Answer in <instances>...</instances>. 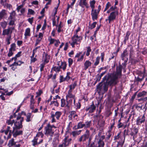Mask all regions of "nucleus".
<instances>
[{"label":"nucleus","mask_w":147,"mask_h":147,"mask_svg":"<svg viewBox=\"0 0 147 147\" xmlns=\"http://www.w3.org/2000/svg\"><path fill=\"white\" fill-rule=\"evenodd\" d=\"M82 38V37L81 36H78L76 34L74 35L71 37V41H69V43L73 48L75 47V45H78V47H79Z\"/></svg>","instance_id":"obj_2"},{"label":"nucleus","mask_w":147,"mask_h":147,"mask_svg":"<svg viewBox=\"0 0 147 147\" xmlns=\"http://www.w3.org/2000/svg\"><path fill=\"white\" fill-rule=\"evenodd\" d=\"M50 105H54L56 107H58L59 105V103L57 101H52L51 102Z\"/></svg>","instance_id":"obj_54"},{"label":"nucleus","mask_w":147,"mask_h":147,"mask_svg":"<svg viewBox=\"0 0 147 147\" xmlns=\"http://www.w3.org/2000/svg\"><path fill=\"white\" fill-rule=\"evenodd\" d=\"M89 136V131L88 130H86L85 133L79 138L78 141L81 142L86 141V140L88 138Z\"/></svg>","instance_id":"obj_11"},{"label":"nucleus","mask_w":147,"mask_h":147,"mask_svg":"<svg viewBox=\"0 0 147 147\" xmlns=\"http://www.w3.org/2000/svg\"><path fill=\"white\" fill-rule=\"evenodd\" d=\"M77 85V82L75 81L74 82L69 86V90H72L75 88Z\"/></svg>","instance_id":"obj_40"},{"label":"nucleus","mask_w":147,"mask_h":147,"mask_svg":"<svg viewBox=\"0 0 147 147\" xmlns=\"http://www.w3.org/2000/svg\"><path fill=\"white\" fill-rule=\"evenodd\" d=\"M128 54L127 52L126 49H125L123 52L121 54V58L122 60H125V61H128Z\"/></svg>","instance_id":"obj_21"},{"label":"nucleus","mask_w":147,"mask_h":147,"mask_svg":"<svg viewBox=\"0 0 147 147\" xmlns=\"http://www.w3.org/2000/svg\"><path fill=\"white\" fill-rule=\"evenodd\" d=\"M130 35V33L129 31H127L126 33V35L125 37L124 42L125 44L126 43V41L129 39V36Z\"/></svg>","instance_id":"obj_38"},{"label":"nucleus","mask_w":147,"mask_h":147,"mask_svg":"<svg viewBox=\"0 0 147 147\" xmlns=\"http://www.w3.org/2000/svg\"><path fill=\"white\" fill-rule=\"evenodd\" d=\"M34 95H31L30 98L29 106L30 109H33V108H35V104L36 103V101L34 99Z\"/></svg>","instance_id":"obj_18"},{"label":"nucleus","mask_w":147,"mask_h":147,"mask_svg":"<svg viewBox=\"0 0 147 147\" xmlns=\"http://www.w3.org/2000/svg\"><path fill=\"white\" fill-rule=\"evenodd\" d=\"M121 132H120L118 133L117 134V135L115 136L114 137V140H121V141H119L120 142H121L124 140V139L123 140H122V139L123 138V137L122 136H121Z\"/></svg>","instance_id":"obj_27"},{"label":"nucleus","mask_w":147,"mask_h":147,"mask_svg":"<svg viewBox=\"0 0 147 147\" xmlns=\"http://www.w3.org/2000/svg\"><path fill=\"white\" fill-rule=\"evenodd\" d=\"M6 14L7 13L5 10L3 9L0 12V21L4 18Z\"/></svg>","instance_id":"obj_31"},{"label":"nucleus","mask_w":147,"mask_h":147,"mask_svg":"<svg viewBox=\"0 0 147 147\" xmlns=\"http://www.w3.org/2000/svg\"><path fill=\"white\" fill-rule=\"evenodd\" d=\"M9 14L10 15L8 18V20H9V26H15V22L16 20L15 16L16 15L15 11H13L10 13Z\"/></svg>","instance_id":"obj_9"},{"label":"nucleus","mask_w":147,"mask_h":147,"mask_svg":"<svg viewBox=\"0 0 147 147\" xmlns=\"http://www.w3.org/2000/svg\"><path fill=\"white\" fill-rule=\"evenodd\" d=\"M119 14L118 10L117 9L114 11H113L110 13L107 19H106V21H107L109 23H110L111 22H113L117 18Z\"/></svg>","instance_id":"obj_3"},{"label":"nucleus","mask_w":147,"mask_h":147,"mask_svg":"<svg viewBox=\"0 0 147 147\" xmlns=\"http://www.w3.org/2000/svg\"><path fill=\"white\" fill-rule=\"evenodd\" d=\"M117 8V7L116 6L114 5L111 6L109 9H110V10H111V12H112L113 11H115V9H116Z\"/></svg>","instance_id":"obj_63"},{"label":"nucleus","mask_w":147,"mask_h":147,"mask_svg":"<svg viewBox=\"0 0 147 147\" xmlns=\"http://www.w3.org/2000/svg\"><path fill=\"white\" fill-rule=\"evenodd\" d=\"M96 1L95 0L91 1L90 2V6L92 9H95Z\"/></svg>","instance_id":"obj_35"},{"label":"nucleus","mask_w":147,"mask_h":147,"mask_svg":"<svg viewBox=\"0 0 147 147\" xmlns=\"http://www.w3.org/2000/svg\"><path fill=\"white\" fill-rule=\"evenodd\" d=\"M121 75V70L119 68L117 70L115 74H111L110 75L108 74L105 76L103 78L102 82L106 81L103 85H101V83H100L97 86V89L101 90L103 89L105 91H107L108 85H115L118 82V79L120 78Z\"/></svg>","instance_id":"obj_1"},{"label":"nucleus","mask_w":147,"mask_h":147,"mask_svg":"<svg viewBox=\"0 0 147 147\" xmlns=\"http://www.w3.org/2000/svg\"><path fill=\"white\" fill-rule=\"evenodd\" d=\"M124 143V140L121 142L118 141L117 142V144L116 146H113V147H122Z\"/></svg>","instance_id":"obj_44"},{"label":"nucleus","mask_w":147,"mask_h":147,"mask_svg":"<svg viewBox=\"0 0 147 147\" xmlns=\"http://www.w3.org/2000/svg\"><path fill=\"white\" fill-rule=\"evenodd\" d=\"M61 114V112L59 111H56L55 114L54 113L51 112L50 118L51 119V123H53L56 122V120L55 119V117H56L57 120H59Z\"/></svg>","instance_id":"obj_10"},{"label":"nucleus","mask_w":147,"mask_h":147,"mask_svg":"<svg viewBox=\"0 0 147 147\" xmlns=\"http://www.w3.org/2000/svg\"><path fill=\"white\" fill-rule=\"evenodd\" d=\"M24 121V118L21 116L20 114H18L17 117L16 121L14 122V126L13 128L21 129L22 127V122Z\"/></svg>","instance_id":"obj_6"},{"label":"nucleus","mask_w":147,"mask_h":147,"mask_svg":"<svg viewBox=\"0 0 147 147\" xmlns=\"http://www.w3.org/2000/svg\"><path fill=\"white\" fill-rule=\"evenodd\" d=\"M10 32L8 28L7 29H4L2 32V35L3 36H5V35L8 36Z\"/></svg>","instance_id":"obj_33"},{"label":"nucleus","mask_w":147,"mask_h":147,"mask_svg":"<svg viewBox=\"0 0 147 147\" xmlns=\"http://www.w3.org/2000/svg\"><path fill=\"white\" fill-rule=\"evenodd\" d=\"M65 81L66 80L65 78H63V76H60L59 78V82L60 83H61Z\"/></svg>","instance_id":"obj_60"},{"label":"nucleus","mask_w":147,"mask_h":147,"mask_svg":"<svg viewBox=\"0 0 147 147\" xmlns=\"http://www.w3.org/2000/svg\"><path fill=\"white\" fill-rule=\"evenodd\" d=\"M12 116H10V119L6 121V123L8 125H10L11 126H12L13 123H14L15 121L14 119H12Z\"/></svg>","instance_id":"obj_26"},{"label":"nucleus","mask_w":147,"mask_h":147,"mask_svg":"<svg viewBox=\"0 0 147 147\" xmlns=\"http://www.w3.org/2000/svg\"><path fill=\"white\" fill-rule=\"evenodd\" d=\"M91 121H87L85 122V123H84L85 124V128H88L91 125Z\"/></svg>","instance_id":"obj_49"},{"label":"nucleus","mask_w":147,"mask_h":147,"mask_svg":"<svg viewBox=\"0 0 147 147\" xmlns=\"http://www.w3.org/2000/svg\"><path fill=\"white\" fill-rule=\"evenodd\" d=\"M35 13L34 11L32 9H29L28 10V15H34Z\"/></svg>","instance_id":"obj_55"},{"label":"nucleus","mask_w":147,"mask_h":147,"mask_svg":"<svg viewBox=\"0 0 147 147\" xmlns=\"http://www.w3.org/2000/svg\"><path fill=\"white\" fill-rule=\"evenodd\" d=\"M101 133H98V135L96 136L94 142H97L98 146L97 147H104L105 143L103 140L105 138V136L103 135L100 136Z\"/></svg>","instance_id":"obj_4"},{"label":"nucleus","mask_w":147,"mask_h":147,"mask_svg":"<svg viewBox=\"0 0 147 147\" xmlns=\"http://www.w3.org/2000/svg\"><path fill=\"white\" fill-rule=\"evenodd\" d=\"M121 119H120L118 121V124L117 125V127L118 128H121L123 126V124L121 122Z\"/></svg>","instance_id":"obj_56"},{"label":"nucleus","mask_w":147,"mask_h":147,"mask_svg":"<svg viewBox=\"0 0 147 147\" xmlns=\"http://www.w3.org/2000/svg\"><path fill=\"white\" fill-rule=\"evenodd\" d=\"M71 140V138L68 139L67 136H65L63 140V143L59 146V147H66L69 146Z\"/></svg>","instance_id":"obj_12"},{"label":"nucleus","mask_w":147,"mask_h":147,"mask_svg":"<svg viewBox=\"0 0 147 147\" xmlns=\"http://www.w3.org/2000/svg\"><path fill=\"white\" fill-rule=\"evenodd\" d=\"M101 8V6L99 5L98 6V9H92L91 15L92 20L93 21L97 20L98 15L99 13Z\"/></svg>","instance_id":"obj_8"},{"label":"nucleus","mask_w":147,"mask_h":147,"mask_svg":"<svg viewBox=\"0 0 147 147\" xmlns=\"http://www.w3.org/2000/svg\"><path fill=\"white\" fill-rule=\"evenodd\" d=\"M68 62L69 66L70 67L73 63L72 59L71 58H69L68 59Z\"/></svg>","instance_id":"obj_59"},{"label":"nucleus","mask_w":147,"mask_h":147,"mask_svg":"<svg viewBox=\"0 0 147 147\" xmlns=\"http://www.w3.org/2000/svg\"><path fill=\"white\" fill-rule=\"evenodd\" d=\"M20 129L13 128L12 134L14 137H16L17 136L22 135V134L23 131Z\"/></svg>","instance_id":"obj_13"},{"label":"nucleus","mask_w":147,"mask_h":147,"mask_svg":"<svg viewBox=\"0 0 147 147\" xmlns=\"http://www.w3.org/2000/svg\"><path fill=\"white\" fill-rule=\"evenodd\" d=\"M10 127L9 126H7V129L6 130H5L4 131V133L6 135H7L8 134V133L9 132V133L8 135L7 136V137H6L5 136H4V139L5 140H7L9 138H11V136L12 134V132L11 130H10Z\"/></svg>","instance_id":"obj_16"},{"label":"nucleus","mask_w":147,"mask_h":147,"mask_svg":"<svg viewBox=\"0 0 147 147\" xmlns=\"http://www.w3.org/2000/svg\"><path fill=\"white\" fill-rule=\"evenodd\" d=\"M16 45L15 43H13L11 45L10 48H9V50L12 51H14L16 49Z\"/></svg>","instance_id":"obj_45"},{"label":"nucleus","mask_w":147,"mask_h":147,"mask_svg":"<svg viewBox=\"0 0 147 147\" xmlns=\"http://www.w3.org/2000/svg\"><path fill=\"white\" fill-rule=\"evenodd\" d=\"M100 59V57L99 56H98L96 57L95 61L94 63V65L97 66L99 64Z\"/></svg>","instance_id":"obj_48"},{"label":"nucleus","mask_w":147,"mask_h":147,"mask_svg":"<svg viewBox=\"0 0 147 147\" xmlns=\"http://www.w3.org/2000/svg\"><path fill=\"white\" fill-rule=\"evenodd\" d=\"M23 7V4H22L18 6V7L16 8V10H17L18 12H19L20 11V10Z\"/></svg>","instance_id":"obj_64"},{"label":"nucleus","mask_w":147,"mask_h":147,"mask_svg":"<svg viewBox=\"0 0 147 147\" xmlns=\"http://www.w3.org/2000/svg\"><path fill=\"white\" fill-rule=\"evenodd\" d=\"M115 124V122L114 121H113V123L109 127V129L108 131V132H111L112 128L114 127V125Z\"/></svg>","instance_id":"obj_58"},{"label":"nucleus","mask_w":147,"mask_h":147,"mask_svg":"<svg viewBox=\"0 0 147 147\" xmlns=\"http://www.w3.org/2000/svg\"><path fill=\"white\" fill-rule=\"evenodd\" d=\"M91 62L88 60H86L84 63V70H86L89 67L91 66Z\"/></svg>","instance_id":"obj_24"},{"label":"nucleus","mask_w":147,"mask_h":147,"mask_svg":"<svg viewBox=\"0 0 147 147\" xmlns=\"http://www.w3.org/2000/svg\"><path fill=\"white\" fill-rule=\"evenodd\" d=\"M87 51L86 52V55L87 56H88L90 54V52L92 50L91 47L90 46L88 47H86Z\"/></svg>","instance_id":"obj_50"},{"label":"nucleus","mask_w":147,"mask_h":147,"mask_svg":"<svg viewBox=\"0 0 147 147\" xmlns=\"http://www.w3.org/2000/svg\"><path fill=\"white\" fill-rule=\"evenodd\" d=\"M7 24V22L5 21L1 22L0 23L1 26L3 29H5L6 28Z\"/></svg>","instance_id":"obj_41"},{"label":"nucleus","mask_w":147,"mask_h":147,"mask_svg":"<svg viewBox=\"0 0 147 147\" xmlns=\"http://www.w3.org/2000/svg\"><path fill=\"white\" fill-rule=\"evenodd\" d=\"M30 30L29 28H27L25 31V32L24 34L25 36L24 38L26 39L27 38V36H30L31 35L30 33Z\"/></svg>","instance_id":"obj_28"},{"label":"nucleus","mask_w":147,"mask_h":147,"mask_svg":"<svg viewBox=\"0 0 147 147\" xmlns=\"http://www.w3.org/2000/svg\"><path fill=\"white\" fill-rule=\"evenodd\" d=\"M61 64L60 65L59 63V66L60 68L61 69H62L63 71H64L66 68V67L67 64L66 62L65 61H62L61 62Z\"/></svg>","instance_id":"obj_25"},{"label":"nucleus","mask_w":147,"mask_h":147,"mask_svg":"<svg viewBox=\"0 0 147 147\" xmlns=\"http://www.w3.org/2000/svg\"><path fill=\"white\" fill-rule=\"evenodd\" d=\"M56 127L54 125H51L49 123L47 124L45 128V134L47 136H53L54 133V130L53 128H56Z\"/></svg>","instance_id":"obj_5"},{"label":"nucleus","mask_w":147,"mask_h":147,"mask_svg":"<svg viewBox=\"0 0 147 147\" xmlns=\"http://www.w3.org/2000/svg\"><path fill=\"white\" fill-rule=\"evenodd\" d=\"M46 63L44 62L40 64V70L41 72H42L43 70V68L45 66V65Z\"/></svg>","instance_id":"obj_57"},{"label":"nucleus","mask_w":147,"mask_h":147,"mask_svg":"<svg viewBox=\"0 0 147 147\" xmlns=\"http://www.w3.org/2000/svg\"><path fill=\"white\" fill-rule=\"evenodd\" d=\"M42 133L39 132L38 134L32 141V145L33 146H35L42 143L43 141V139H42Z\"/></svg>","instance_id":"obj_7"},{"label":"nucleus","mask_w":147,"mask_h":147,"mask_svg":"<svg viewBox=\"0 0 147 147\" xmlns=\"http://www.w3.org/2000/svg\"><path fill=\"white\" fill-rule=\"evenodd\" d=\"M85 53H84L82 54V52H79L76 53V55L75 58H77V61L81 62L83 61L84 56L85 55Z\"/></svg>","instance_id":"obj_15"},{"label":"nucleus","mask_w":147,"mask_h":147,"mask_svg":"<svg viewBox=\"0 0 147 147\" xmlns=\"http://www.w3.org/2000/svg\"><path fill=\"white\" fill-rule=\"evenodd\" d=\"M72 90H69L68 91V94L66 95V98H72L74 100L75 98V96L72 93Z\"/></svg>","instance_id":"obj_29"},{"label":"nucleus","mask_w":147,"mask_h":147,"mask_svg":"<svg viewBox=\"0 0 147 147\" xmlns=\"http://www.w3.org/2000/svg\"><path fill=\"white\" fill-rule=\"evenodd\" d=\"M50 59V56L48 54L44 52L43 54L42 61L46 63H48Z\"/></svg>","instance_id":"obj_17"},{"label":"nucleus","mask_w":147,"mask_h":147,"mask_svg":"<svg viewBox=\"0 0 147 147\" xmlns=\"http://www.w3.org/2000/svg\"><path fill=\"white\" fill-rule=\"evenodd\" d=\"M145 119V117L144 115L142 116L139 117L137 119L136 124L137 125H140L142 123H144Z\"/></svg>","instance_id":"obj_20"},{"label":"nucleus","mask_w":147,"mask_h":147,"mask_svg":"<svg viewBox=\"0 0 147 147\" xmlns=\"http://www.w3.org/2000/svg\"><path fill=\"white\" fill-rule=\"evenodd\" d=\"M61 107H66V104L65 100L64 98H62L61 99Z\"/></svg>","instance_id":"obj_46"},{"label":"nucleus","mask_w":147,"mask_h":147,"mask_svg":"<svg viewBox=\"0 0 147 147\" xmlns=\"http://www.w3.org/2000/svg\"><path fill=\"white\" fill-rule=\"evenodd\" d=\"M19 114H20L21 117L22 114H23L26 116V119L25 120L27 122H29L32 121V116L31 113H29L26 114L24 112L22 111L21 113Z\"/></svg>","instance_id":"obj_14"},{"label":"nucleus","mask_w":147,"mask_h":147,"mask_svg":"<svg viewBox=\"0 0 147 147\" xmlns=\"http://www.w3.org/2000/svg\"><path fill=\"white\" fill-rule=\"evenodd\" d=\"M73 99L72 98H70L69 100H68V98H66L67 103L66 104V107H69L72 103Z\"/></svg>","instance_id":"obj_36"},{"label":"nucleus","mask_w":147,"mask_h":147,"mask_svg":"<svg viewBox=\"0 0 147 147\" xmlns=\"http://www.w3.org/2000/svg\"><path fill=\"white\" fill-rule=\"evenodd\" d=\"M138 132V129L137 128L134 127L131 131L130 134L131 136H132L134 135L137 134Z\"/></svg>","instance_id":"obj_34"},{"label":"nucleus","mask_w":147,"mask_h":147,"mask_svg":"<svg viewBox=\"0 0 147 147\" xmlns=\"http://www.w3.org/2000/svg\"><path fill=\"white\" fill-rule=\"evenodd\" d=\"M81 130H79L73 131L72 132V134L74 137H75L77 135H78L81 134Z\"/></svg>","instance_id":"obj_37"},{"label":"nucleus","mask_w":147,"mask_h":147,"mask_svg":"<svg viewBox=\"0 0 147 147\" xmlns=\"http://www.w3.org/2000/svg\"><path fill=\"white\" fill-rule=\"evenodd\" d=\"M111 6V4L109 2H108L106 5L105 7L104 10V12L105 11L109 9Z\"/></svg>","instance_id":"obj_53"},{"label":"nucleus","mask_w":147,"mask_h":147,"mask_svg":"<svg viewBox=\"0 0 147 147\" xmlns=\"http://www.w3.org/2000/svg\"><path fill=\"white\" fill-rule=\"evenodd\" d=\"M96 107L94 105L93 103L91 105L88 107H87L86 108V111H89V113H92L95 110Z\"/></svg>","instance_id":"obj_22"},{"label":"nucleus","mask_w":147,"mask_h":147,"mask_svg":"<svg viewBox=\"0 0 147 147\" xmlns=\"http://www.w3.org/2000/svg\"><path fill=\"white\" fill-rule=\"evenodd\" d=\"M79 5L82 8H84L85 7L87 8L89 7L87 0H80Z\"/></svg>","instance_id":"obj_19"},{"label":"nucleus","mask_w":147,"mask_h":147,"mask_svg":"<svg viewBox=\"0 0 147 147\" xmlns=\"http://www.w3.org/2000/svg\"><path fill=\"white\" fill-rule=\"evenodd\" d=\"M11 38V36L10 35L8 37H7L6 39V40L7 42V44L9 45L10 43V39Z\"/></svg>","instance_id":"obj_62"},{"label":"nucleus","mask_w":147,"mask_h":147,"mask_svg":"<svg viewBox=\"0 0 147 147\" xmlns=\"http://www.w3.org/2000/svg\"><path fill=\"white\" fill-rule=\"evenodd\" d=\"M77 126V129L82 128L84 127L85 128V124L84 123L83 124L82 122H80L78 123Z\"/></svg>","instance_id":"obj_39"},{"label":"nucleus","mask_w":147,"mask_h":147,"mask_svg":"<svg viewBox=\"0 0 147 147\" xmlns=\"http://www.w3.org/2000/svg\"><path fill=\"white\" fill-rule=\"evenodd\" d=\"M96 24L97 22H93L92 24H89V28L91 29H92L96 27Z\"/></svg>","instance_id":"obj_52"},{"label":"nucleus","mask_w":147,"mask_h":147,"mask_svg":"<svg viewBox=\"0 0 147 147\" xmlns=\"http://www.w3.org/2000/svg\"><path fill=\"white\" fill-rule=\"evenodd\" d=\"M146 93L147 92H146L144 91H142L141 92H139L137 96L138 97H140L144 96L146 94Z\"/></svg>","instance_id":"obj_42"},{"label":"nucleus","mask_w":147,"mask_h":147,"mask_svg":"<svg viewBox=\"0 0 147 147\" xmlns=\"http://www.w3.org/2000/svg\"><path fill=\"white\" fill-rule=\"evenodd\" d=\"M16 144V142L14 141V139L12 138L9 140L7 146L8 147H12Z\"/></svg>","instance_id":"obj_30"},{"label":"nucleus","mask_w":147,"mask_h":147,"mask_svg":"<svg viewBox=\"0 0 147 147\" xmlns=\"http://www.w3.org/2000/svg\"><path fill=\"white\" fill-rule=\"evenodd\" d=\"M34 18V17H32L31 18H29L27 19L28 21L31 24H32Z\"/></svg>","instance_id":"obj_61"},{"label":"nucleus","mask_w":147,"mask_h":147,"mask_svg":"<svg viewBox=\"0 0 147 147\" xmlns=\"http://www.w3.org/2000/svg\"><path fill=\"white\" fill-rule=\"evenodd\" d=\"M61 22H60V24L58 25H57V32L59 33L63 31V30L61 29L62 26L61 25Z\"/></svg>","instance_id":"obj_43"},{"label":"nucleus","mask_w":147,"mask_h":147,"mask_svg":"<svg viewBox=\"0 0 147 147\" xmlns=\"http://www.w3.org/2000/svg\"><path fill=\"white\" fill-rule=\"evenodd\" d=\"M75 99H74V105L76 107V109H79L80 108L81 105L79 102H78L77 103L75 104Z\"/></svg>","instance_id":"obj_51"},{"label":"nucleus","mask_w":147,"mask_h":147,"mask_svg":"<svg viewBox=\"0 0 147 147\" xmlns=\"http://www.w3.org/2000/svg\"><path fill=\"white\" fill-rule=\"evenodd\" d=\"M69 113L70 115V117L72 116L74 119H77V117L78 116L77 115L76 112L75 111H71Z\"/></svg>","instance_id":"obj_32"},{"label":"nucleus","mask_w":147,"mask_h":147,"mask_svg":"<svg viewBox=\"0 0 147 147\" xmlns=\"http://www.w3.org/2000/svg\"><path fill=\"white\" fill-rule=\"evenodd\" d=\"M49 41L50 42L49 44H52L54 43L55 42L56 40L53 38L51 36H49L48 39Z\"/></svg>","instance_id":"obj_47"},{"label":"nucleus","mask_w":147,"mask_h":147,"mask_svg":"<svg viewBox=\"0 0 147 147\" xmlns=\"http://www.w3.org/2000/svg\"><path fill=\"white\" fill-rule=\"evenodd\" d=\"M60 63V61H59L57 62V65L58 66H53L52 69V70L55 71L56 73H59V71H61V69L59 66V63Z\"/></svg>","instance_id":"obj_23"}]
</instances>
